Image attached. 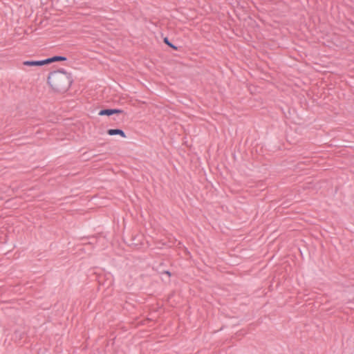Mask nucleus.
<instances>
[{
  "label": "nucleus",
  "instance_id": "f257e3e1",
  "mask_svg": "<svg viewBox=\"0 0 354 354\" xmlns=\"http://www.w3.org/2000/svg\"><path fill=\"white\" fill-rule=\"evenodd\" d=\"M48 82L53 89L61 91L68 87L71 80L65 71H57L49 74Z\"/></svg>",
  "mask_w": 354,
  "mask_h": 354
},
{
  "label": "nucleus",
  "instance_id": "f03ea898",
  "mask_svg": "<svg viewBox=\"0 0 354 354\" xmlns=\"http://www.w3.org/2000/svg\"><path fill=\"white\" fill-rule=\"evenodd\" d=\"M24 66H39L46 64V59L39 61H25L23 62Z\"/></svg>",
  "mask_w": 354,
  "mask_h": 354
},
{
  "label": "nucleus",
  "instance_id": "7ed1b4c3",
  "mask_svg": "<svg viewBox=\"0 0 354 354\" xmlns=\"http://www.w3.org/2000/svg\"><path fill=\"white\" fill-rule=\"evenodd\" d=\"M122 110L121 109H103V110H101L100 112H99V115H111L114 113H122Z\"/></svg>",
  "mask_w": 354,
  "mask_h": 354
},
{
  "label": "nucleus",
  "instance_id": "20e7f679",
  "mask_svg": "<svg viewBox=\"0 0 354 354\" xmlns=\"http://www.w3.org/2000/svg\"><path fill=\"white\" fill-rule=\"evenodd\" d=\"M108 134L110 135V136H115V135H120L121 136L122 138H126V134L125 133L121 130V129H109L108 131H107Z\"/></svg>",
  "mask_w": 354,
  "mask_h": 354
},
{
  "label": "nucleus",
  "instance_id": "39448f33",
  "mask_svg": "<svg viewBox=\"0 0 354 354\" xmlns=\"http://www.w3.org/2000/svg\"><path fill=\"white\" fill-rule=\"evenodd\" d=\"M65 60H66V57H63V56H54L53 57L46 59V64H49V63H51L53 62H57V61H65Z\"/></svg>",
  "mask_w": 354,
  "mask_h": 354
},
{
  "label": "nucleus",
  "instance_id": "423d86ee",
  "mask_svg": "<svg viewBox=\"0 0 354 354\" xmlns=\"http://www.w3.org/2000/svg\"><path fill=\"white\" fill-rule=\"evenodd\" d=\"M164 41H165V44H167L168 46H169V45H170V44H171V43L169 41V39H168L167 37H166V38H165Z\"/></svg>",
  "mask_w": 354,
  "mask_h": 354
},
{
  "label": "nucleus",
  "instance_id": "0eeeda50",
  "mask_svg": "<svg viewBox=\"0 0 354 354\" xmlns=\"http://www.w3.org/2000/svg\"><path fill=\"white\" fill-rule=\"evenodd\" d=\"M169 46L174 49H176V47L175 46H174L172 44H170V45H169Z\"/></svg>",
  "mask_w": 354,
  "mask_h": 354
},
{
  "label": "nucleus",
  "instance_id": "6e6552de",
  "mask_svg": "<svg viewBox=\"0 0 354 354\" xmlns=\"http://www.w3.org/2000/svg\"><path fill=\"white\" fill-rule=\"evenodd\" d=\"M166 273H167V274L170 275V272H169L167 271V272H166Z\"/></svg>",
  "mask_w": 354,
  "mask_h": 354
}]
</instances>
